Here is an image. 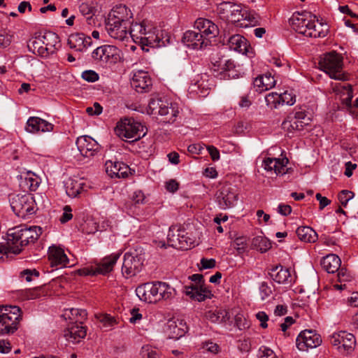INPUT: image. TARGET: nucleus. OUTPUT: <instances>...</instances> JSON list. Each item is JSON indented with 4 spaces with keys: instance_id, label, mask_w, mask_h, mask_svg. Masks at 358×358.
<instances>
[{
    "instance_id": "nucleus-43",
    "label": "nucleus",
    "mask_w": 358,
    "mask_h": 358,
    "mask_svg": "<svg viewBox=\"0 0 358 358\" xmlns=\"http://www.w3.org/2000/svg\"><path fill=\"white\" fill-rule=\"evenodd\" d=\"M341 102L346 108H350L352 105V99L353 97L352 85L346 84L343 86V92H341Z\"/></svg>"
},
{
    "instance_id": "nucleus-50",
    "label": "nucleus",
    "mask_w": 358,
    "mask_h": 358,
    "mask_svg": "<svg viewBox=\"0 0 358 358\" xmlns=\"http://www.w3.org/2000/svg\"><path fill=\"white\" fill-rule=\"evenodd\" d=\"M227 59L224 57L218 58L217 59L215 57L212 58L213 70L214 71H220V73L224 72V67L226 66Z\"/></svg>"
},
{
    "instance_id": "nucleus-1",
    "label": "nucleus",
    "mask_w": 358,
    "mask_h": 358,
    "mask_svg": "<svg viewBox=\"0 0 358 358\" xmlns=\"http://www.w3.org/2000/svg\"><path fill=\"white\" fill-rule=\"evenodd\" d=\"M292 28L298 34L310 38H323L327 35L329 28L310 13H295L289 20Z\"/></svg>"
},
{
    "instance_id": "nucleus-4",
    "label": "nucleus",
    "mask_w": 358,
    "mask_h": 358,
    "mask_svg": "<svg viewBox=\"0 0 358 358\" xmlns=\"http://www.w3.org/2000/svg\"><path fill=\"white\" fill-rule=\"evenodd\" d=\"M174 289L166 282H150L137 287L136 293L142 301L156 303L160 300H167L173 296Z\"/></svg>"
},
{
    "instance_id": "nucleus-40",
    "label": "nucleus",
    "mask_w": 358,
    "mask_h": 358,
    "mask_svg": "<svg viewBox=\"0 0 358 358\" xmlns=\"http://www.w3.org/2000/svg\"><path fill=\"white\" fill-rule=\"evenodd\" d=\"M148 27V24L145 21H143L142 22L138 23H131L129 27V32L131 35L134 41L136 43H139L141 41H142V38L143 37V34L145 30V28Z\"/></svg>"
},
{
    "instance_id": "nucleus-49",
    "label": "nucleus",
    "mask_w": 358,
    "mask_h": 358,
    "mask_svg": "<svg viewBox=\"0 0 358 358\" xmlns=\"http://www.w3.org/2000/svg\"><path fill=\"white\" fill-rule=\"evenodd\" d=\"M280 105H288L292 106L296 101V96L291 92L285 91V92L280 94Z\"/></svg>"
},
{
    "instance_id": "nucleus-41",
    "label": "nucleus",
    "mask_w": 358,
    "mask_h": 358,
    "mask_svg": "<svg viewBox=\"0 0 358 358\" xmlns=\"http://www.w3.org/2000/svg\"><path fill=\"white\" fill-rule=\"evenodd\" d=\"M252 245L262 252H266L271 247V242L266 237L258 236L252 239Z\"/></svg>"
},
{
    "instance_id": "nucleus-30",
    "label": "nucleus",
    "mask_w": 358,
    "mask_h": 358,
    "mask_svg": "<svg viewBox=\"0 0 358 358\" xmlns=\"http://www.w3.org/2000/svg\"><path fill=\"white\" fill-rule=\"evenodd\" d=\"M268 275L275 282L279 284L291 283L292 281L289 270L281 265L272 268L268 272Z\"/></svg>"
},
{
    "instance_id": "nucleus-56",
    "label": "nucleus",
    "mask_w": 358,
    "mask_h": 358,
    "mask_svg": "<svg viewBox=\"0 0 358 358\" xmlns=\"http://www.w3.org/2000/svg\"><path fill=\"white\" fill-rule=\"evenodd\" d=\"M262 299H265L272 294L271 288L265 282H263L259 287Z\"/></svg>"
},
{
    "instance_id": "nucleus-8",
    "label": "nucleus",
    "mask_w": 358,
    "mask_h": 358,
    "mask_svg": "<svg viewBox=\"0 0 358 358\" xmlns=\"http://www.w3.org/2000/svg\"><path fill=\"white\" fill-rule=\"evenodd\" d=\"M319 66L332 79L338 80H348V76L342 71V57L335 52L324 55L319 62Z\"/></svg>"
},
{
    "instance_id": "nucleus-16",
    "label": "nucleus",
    "mask_w": 358,
    "mask_h": 358,
    "mask_svg": "<svg viewBox=\"0 0 358 358\" xmlns=\"http://www.w3.org/2000/svg\"><path fill=\"white\" fill-rule=\"evenodd\" d=\"M131 85L137 92L147 93L152 89V81L148 72L139 70L134 73Z\"/></svg>"
},
{
    "instance_id": "nucleus-64",
    "label": "nucleus",
    "mask_w": 358,
    "mask_h": 358,
    "mask_svg": "<svg viewBox=\"0 0 358 358\" xmlns=\"http://www.w3.org/2000/svg\"><path fill=\"white\" fill-rule=\"evenodd\" d=\"M11 344L8 341L0 340V352L6 354L11 351Z\"/></svg>"
},
{
    "instance_id": "nucleus-31",
    "label": "nucleus",
    "mask_w": 358,
    "mask_h": 358,
    "mask_svg": "<svg viewBox=\"0 0 358 358\" xmlns=\"http://www.w3.org/2000/svg\"><path fill=\"white\" fill-rule=\"evenodd\" d=\"M48 259L52 266H66L69 262L64 250L57 246L49 248Z\"/></svg>"
},
{
    "instance_id": "nucleus-11",
    "label": "nucleus",
    "mask_w": 358,
    "mask_h": 358,
    "mask_svg": "<svg viewBox=\"0 0 358 358\" xmlns=\"http://www.w3.org/2000/svg\"><path fill=\"white\" fill-rule=\"evenodd\" d=\"M92 57L101 64H115L120 60V50L115 45H103L92 52Z\"/></svg>"
},
{
    "instance_id": "nucleus-62",
    "label": "nucleus",
    "mask_w": 358,
    "mask_h": 358,
    "mask_svg": "<svg viewBox=\"0 0 358 358\" xmlns=\"http://www.w3.org/2000/svg\"><path fill=\"white\" fill-rule=\"evenodd\" d=\"M216 262L214 259H206L202 258L201 259V264L202 266V268L207 269V268H213L215 266Z\"/></svg>"
},
{
    "instance_id": "nucleus-38",
    "label": "nucleus",
    "mask_w": 358,
    "mask_h": 358,
    "mask_svg": "<svg viewBox=\"0 0 358 358\" xmlns=\"http://www.w3.org/2000/svg\"><path fill=\"white\" fill-rule=\"evenodd\" d=\"M296 233L299 238L306 243H315L318 238L317 234L310 227H299Z\"/></svg>"
},
{
    "instance_id": "nucleus-39",
    "label": "nucleus",
    "mask_w": 358,
    "mask_h": 358,
    "mask_svg": "<svg viewBox=\"0 0 358 358\" xmlns=\"http://www.w3.org/2000/svg\"><path fill=\"white\" fill-rule=\"evenodd\" d=\"M157 31L156 28H154V32L149 34V36H144L142 38V41L139 42L141 45L142 49L145 51H148V48H145V46L151 48H159L162 45H164V41H161L160 37L156 32Z\"/></svg>"
},
{
    "instance_id": "nucleus-52",
    "label": "nucleus",
    "mask_w": 358,
    "mask_h": 358,
    "mask_svg": "<svg viewBox=\"0 0 358 358\" xmlns=\"http://www.w3.org/2000/svg\"><path fill=\"white\" fill-rule=\"evenodd\" d=\"M39 276V272L36 269H25L20 273V277L24 278L27 282H31Z\"/></svg>"
},
{
    "instance_id": "nucleus-26",
    "label": "nucleus",
    "mask_w": 358,
    "mask_h": 358,
    "mask_svg": "<svg viewBox=\"0 0 358 358\" xmlns=\"http://www.w3.org/2000/svg\"><path fill=\"white\" fill-rule=\"evenodd\" d=\"M89 185L82 178L67 180L65 185L66 192L70 197L74 198L87 191Z\"/></svg>"
},
{
    "instance_id": "nucleus-42",
    "label": "nucleus",
    "mask_w": 358,
    "mask_h": 358,
    "mask_svg": "<svg viewBox=\"0 0 358 358\" xmlns=\"http://www.w3.org/2000/svg\"><path fill=\"white\" fill-rule=\"evenodd\" d=\"M282 127L284 130L287 131L288 132H294L295 131H301L304 127L303 124H301L297 120H295L293 117H288L287 120H285L282 123Z\"/></svg>"
},
{
    "instance_id": "nucleus-14",
    "label": "nucleus",
    "mask_w": 358,
    "mask_h": 358,
    "mask_svg": "<svg viewBox=\"0 0 358 358\" xmlns=\"http://www.w3.org/2000/svg\"><path fill=\"white\" fill-rule=\"evenodd\" d=\"M296 343L300 351H307L309 348H315L320 345L322 338L320 335L315 331L304 330L299 334Z\"/></svg>"
},
{
    "instance_id": "nucleus-17",
    "label": "nucleus",
    "mask_w": 358,
    "mask_h": 358,
    "mask_svg": "<svg viewBox=\"0 0 358 358\" xmlns=\"http://www.w3.org/2000/svg\"><path fill=\"white\" fill-rule=\"evenodd\" d=\"M238 200V194L234 187L223 186L217 195V201L221 209L232 208Z\"/></svg>"
},
{
    "instance_id": "nucleus-5",
    "label": "nucleus",
    "mask_w": 358,
    "mask_h": 358,
    "mask_svg": "<svg viewBox=\"0 0 358 358\" xmlns=\"http://www.w3.org/2000/svg\"><path fill=\"white\" fill-rule=\"evenodd\" d=\"M217 12L222 19L233 23L248 20L250 24L255 25L257 22L254 15L246 10H243L241 5L233 2L222 1L217 4Z\"/></svg>"
},
{
    "instance_id": "nucleus-18",
    "label": "nucleus",
    "mask_w": 358,
    "mask_h": 358,
    "mask_svg": "<svg viewBox=\"0 0 358 358\" xmlns=\"http://www.w3.org/2000/svg\"><path fill=\"white\" fill-rule=\"evenodd\" d=\"M76 145L80 154L85 157L94 156L100 149L99 143L89 136H83L77 138Z\"/></svg>"
},
{
    "instance_id": "nucleus-6",
    "label": "nucleus",
    "mask_w": 358,
    "mask_h": 358,
    "mask_svg": "<svg viewBox=\"0 0 358 358\" xmlns=\"http://www.w3.org/2000/svg\"><path fill=\"white\" fill-rule=\"evenodd\" d=\"M150 115L164 117V122L173 123L178 115L180 110L176 103H173L161 98L151 99L147 109Z\"/></svg>"
},
{
    "instance_id": "nucleus-25",
    "label": "nucleus",
    "mask_w": 358,
    "mask_h": 358,
    "mask_svg": "<svg viewBox=\"0 0 358 358\" xmlns=\"http://www.w3.org/2000/svg\"><path fill=\"white\" fill-rule=\"evenodd\" d=\"M87 334L86 327L82 324L72 323L64 331V337L66 339L73 343H79L80 339L85 338Z\"/></svg>"
},
{
    "instance_id": "nucleus-60",
    "label": "nucleus",
    "mask_w": 358,
    "mask_h": 358,
    "mask_svg": "<svg viewBox=\"0 0 358 358\" xmlns=\"http://www.w3.org/2000/svg\"><path fill=\"white\" fill-rule=\"evenodd\" d=\"M203 348L213 354H216L219 351V346L216 343L209 341L203 343Z\"/></svg>"
},
{
    "instance_id": "nucleus-54",
    "label": "nucleus",
    "mask_w": 358,
    "mask_h": 358,
    "mask_svg": "<svg viewBox=\"0 0 358 358\" xmlns=\"http://www.w3.org/2000/svg\"><path fill=\"white\" fill-rule=\"evenodd\" d=\"M80 13L87 17V20H90L94 15V8L93 7L89 6L87 3H82L80 7Z\"/></svg>"
},
{
    "instance_id": "nucleus-27",
    "label": "nucleus",
    "mask_w": 358,
    "mask_h": 358,
    "mask_svg": "<svg viewBox=\"0 0 358 358\" xmlns=\"http://www.w3.org/2000/svg\"><path fill=\"white\" fill-rule=\"evenodd\" d=\"M288 159L266 158L263 162V166L266 171H274L276 174H285L286 173V165Z\"/></svg>"
},
{
    "instance_id": "nucleus-45",
    "label": "nucleus",
    "mask_w": 358,
    "mask_h": 358,
    "mask_svg": "<svg viewBox=\"0 0 358 358\" xmlns=\"http://www.w3.org/2000/svg\"><path fill=\"white\" fill-rule=\"evenodd\" d=\"M265 101L266 105L271 109L276 108L280 105V95L276 92L269 93L266 96Z\"/></svg>"
},
{
    "instance_id": "nucleus-48",
    "label": "nucleus",
    "mask_w": 358,
    "mask_h": 358,
    "mask_svg": "<svg viewBox=\"0 0 358 358\" xmlns=\"http://www.w3.org/2000/svg\"><path fill=\"white\" fill-rule=\"evenodd\" d=\"M235 324L238 329L243 330L249 328L250 324L243 314L238 313L235 316Z\"/></svg>"
},
{
    "instance_id": "nucleus-19",
    "label": "nucleus",
    "mask_w": 358,
    "mask_h": 358,
    "mask_svg": "<svg viewBox=\"0 0 358 358\" xmlns=\"http://www.w3.org/2000/svg\"><path fill=\"white\" fill-rule=\"evenodd\" d=\"M182 39L188 47L193 49H202L210 43L208 38L203 36L202 34L193 30L187 31L184 34Z\"/></svg>"
},
{
    "instance_id": "nucleus-47",
    "label": "nucleus",
    "mask_w": 358,
    "mask_h": 358,
    "mask_svg": "<svg viewBox=\"0 0 358 358\" xmlns=\"http://www.w3.org/2000/svg\"><path fill=\"white\" fill-rule=\"evenodd\" d=\"M99 322L103 324V327L106 329H111L117 322V320L108 314H103L99 317Z\"/></svg>"
},
{
    "instance_id": "nucleus-10",
    "label": "nucleus",
    "mask_w": 358,
    "mask_h": 358,
    "mask_svg": "<svg viewBox=\"0 0 358 358\" xmlns=\"http://www.w3.org/2000/svg\"><path fill=\"white\" fill-rule=\"evenodd\" d=\"M10 202L13 212L18 217L26 218L36 211L35 200L30 194L13 195Z\"/></svg>"
},
{
    "instance_id": "nucleus-21",
    "label": "nucleus",
    "mask_w": 358,
    "mask_h": 358,
    "mask_svg": "<svg viewBox=\"0 0 358 358\" xmlns=\"http://www.w3.org/2000/svg\"><path fill=\"white\" fill-rule=\"evenodd\" d=\"M92 41L90 36L83 33L71 34L68 38V45L76 51L83 52L91 46Z\"/></svg>"
},
{
    "instance_id": "nucleus-20",
    "label": "nucleus",
    "mask_w": 358,
    "mask_h": 358,
    "mask_svg": "<svg viewBox=\"0 0 358 358\" xmlns=\"http://www.w3.org/2000/svg\"><path fill=\"white\" fill-rule=\"evenodd\" d=\"M194 28L206 38L216 37L219 34L217 26L206 18H199L194 22Z\"/></svg>"
},
{
    "instance_id": "nucleus-37",
    "label": "nucleus",
    "mask_w": 358,
    "mask_h": 358,
    "mask_svg": "<svg viewBox=\"0 0 358 358\" xmlns=\"http://www.w3.org/2000/svg\"><path fill=\"white\" fill-rule=\"evenodd\" d=\"M228 43L231 50L240 53L245 54L248 51L246 39L239 34L231 36L228 40Z\"/></svg>"
},
{
    "instance_id": "nucleus-32",
    "label": "nucleus",
    "mask_w": 358,
    "mask_h": 358,
    "mask_svg": "<svg viewBox=\"0 0 358 358\" xmlns=\"http://www.w3.org/2000/svg\"><path fill=\"white\" fill-rule=\"evenodd\" d=\"M204 317L206 320L213 323H226L230 320L229 312L222 308H216L204 312Z\"/></svg>"
},
{
    "instance_id": "nucleus-57",
    "label": "nucleus",
    "mask_w": 358,
    "mask_h": 358,
    "mask_svg": "<svg viewBox=\"0 0 358 358\" xmlns=\"http://www.w3.org/2000/svg\"><path fill=\"white\" fill-rule=\"evenodd\" d=\"M82 78L88 82H95L99 79V75L94 71H85L82 74Z\"/></svg>"
},
{
    "instance_id": "nucleus-51",
    "label": "nucleus",
    "mask_w": 358,
    "mask_h": 358,
    "mask_svg": "<svg viewBox=\"0 0 358 358\" xmlns=\"http://www.w3.org/2000/svg\"><path fill=\"white\" fill-rule=\"evenodd\" d=\"M354 196V193L349 190H342L338 195L341 204L345 207L348 202Z\"/></svg>"
},
{
    "instance_id": "nucleus-12",
    "label": "nucleus",
    "mask_w": 358,
    "mask_h": 358,
    "mask_svg": "<svg viewBox=\"0 0 358 358\" xmlns=\"http://www.w3.org/2000/svg\"><path fill=\"white\" fill-rule=\"evenodd\" d=\"M167 243L169 246L180 250H188L193 245L191 239L186 236L185 230L178 226L169 228Z\"/></svg>"
},
{
    "instance_id": "nucleus-46",
    "label": "nucleus",
    "mask_w": 358,
    "mask_h": 358,
    "mask_svg": "<svg viewBox=\"0 0 358 358\" xmlns=\"http://www.w3.org/2000/svg\"><path fill=\"white\" fill-rule=\"evenodd\" d=\"M233 247L237 250L238 254L243 253L248 248L247 238L244 236L236 238L234 241Z\"/></svg>"
},
{
    "instance_id": "nucleus-33",
    "label": "nucleus",
    "mask_w": 358,
    "mask_h": 358,
    "mask_svg": "<svg viewBox=\"0 0 358 358\" xmlns=\"http://www.w3.org/2000/svg\"><path fill=\"white\" fill-rule=\"evenodd\" d=\"M120 253H113L105 257L101 261L96 265V269L98 274L106 275L110 273L120 258Z\"/></svg>"
},
{
    "instance_id": "nucleus-24",
    "label": "nucleus",
    "mask_w": 358,
    "mask_h": 358,
    "mask_svg": "<svg viewBox=\"0 0 358 358\" xmlns=\"http://www.w3.org/2000/svg\"><path fill=\"white\" fill-rule=\"evenodd\" d=\"M54 125L38 117H31L27 122L25 129L29 133L46 132L53 130Z\"/></svg>"
},
{
    "instance_id": "nucleus-3",
    "label": "nucleus",
    "mask_w": 358,
    "mask_h": 358,
    "mask_svg": "<svg viewBox=\"0 0 358 358\" xmlns=\"http://www.w3.org/2000/svg\"><path fill=\"white\" fill-rule=\"evenodd\" d=\"M131 17V13H128L127 8L124 6L113 9L106 25L108 34L115 39L123 41L129 32Z\"/></svg>"
},
{
    "instance_id": "nucleus-59",
    "label": "nucleus",
    "mask_w": 358,
    "mask_h": 358,
    "mask_svg": "<svg viewBox=\"0 0 358 358\" xmlns=\"http://www.w3.org/2000/svg\"><path fill=\"white\" fill-rule=\"evenodd\" d=\"M71 208L69 206H65L64 207V213L59 219L62 223H66L72 219L73 215L71 214Z\"/></svg>"
},
{
    "instance_id": "nucleus-36",
    "label": "nucleus",
    "mask_w": 358,
    "mask_h": 358,
    "mask_svg": "<svg viewBox=\"0 0 358 358\" xmlns=\"http://www.w3.org/2000/svg\"><path fill=\"white\" fill-rule=\"evenodd\" d=\"M87 311L84 309L70 308L64 310L62 317L65 320H70L72 323L82 324L83 322L87 318Z\"/></svg>"
},
{
    "instance_id": "nucleus-15",
    "label": "nucleus",
    "mask_w": 358,
    "mask_h": 358,
    "mask_svg": "<svg viewBox=\"0 0 358 358\" xmlns=\"http://www.w3.org/2000/svg\"><path fill=\"white\" fill-rule=\"evenodd\" d=\"M143 261L141 257L129 252L124 254L122 273L125 278H129L136 275L141 271Z\"/></svg>"
},
{
    "instance_id": "nucleus-53",
    "label": "nucleus",
    "mask_w": 358,
    "mask_h": 358,
    "mask_svg": "<svg viewBox=\"0 0 358 358\" xmlns=\"http://www.w3.org/2000/svg\"><path fill=\"white\" fill-rule=\"evenodd\" d=\"M293 117L295 120H297L298 122H299L301 124H303V127L308 125L310 122V117H308L303 111L296 112Z\"/></svg>"
},
{
    "instance_id": "nucleus-61",
    "label": "nucleus",
    "mask_w": 358,
    "mask_h": 358,
    "mask_svg": "<svg viewBox=\"0 0 358 358\" xmlns=\"http://www.w3.org/2000/svg\"><path fill=\"white\" fill-rule=\"evenodd\" d=\"M207 150L208 151L213 161H217L220 159V151L217 148L213 145H208L207 146Z\"/></svg>"
},
{
    "instance_id": "nucleus-28",
    "label": "nucleus",
    "mask_w": 358,
    "mask_h": 358,
    "mask_svg": "<svg viewBox=\"0 0 358 358\" xmlns=\"http://www.w3.org/2000/svg\"><path fill=\"white\" fill-rule=\"evenodd\" d=\"M275 80L271 73L257 76L253 82L255 90L259 93L271 89L275 85Z\"/></svg>"
},
{
    "instance_id": "nucleus-55",
    "label": "nucleus",
    "mask_w": 358,
    "mask_h": 358,
    "mask_svg": "<svg viewBox=\"0 0 358 358\" xmlns=\"http://www.w3.org/2000/svg\"><path fill=\"white\" fill-rule=\"evenodd\" d=\"M13 39V34H0V48H5L8 47Z\"/></svg>"
},
{
    "instance_id": "nucleus-22",
    "label": "nucleus",
    "mask_w": 358,
    "mask_h": 358,
    "mask_svg": "<svg viewBox=\"0 0 358 358\" xmlns=\"http://www.w3.org/2000/svg\"><path fill=\"white\" fill-rule=\"evenodd\" d=\"M185 293L192 299L203 301L206 299H210L213 294L204 285H193L185 287Z\"/></svg>"
},
{
    "instance_id": "nucleus-29",
    "label": "nucleus",
    "mask_w": 358,
    "mask_h": 358,
    "mask_svg": "<svg viewBox=\"0 0 358 358\" xmlns=\"http://www.w3.org/2000/svg\"><path fill=\"white\" fill-rule=\"evenodd\" d=\"M187 327L182 320H171L169 321L166 328V333L169 338L179 339L185 336Z\"/></svg>"
},
{
    "instance_id": "nucleus-63",
    "label": "nucleus",
    "mask_w": 358,
    "mask_h": 358,
    "mask_svg": "<svg viewBox=\"0 0 358 358\" xmlns=\"http://www.w3.org/2000/svg\"><path fill=\"white\" fill-rule=\"evenodd\" d=\"M278 212L284 216L289 215L292 213V207L287 204L280 203L278 207Z\"/></svg>"
},
{
    "instance_id": "nucleus-2",
    "label": "nucleus",
    "mask_w": 358,
    "mask_h": 358,
    "mask_svg": "<svg viewBox=\"0 0 358 358\" xmlns=\"http://www.w3.org/2000/svg\"><path fill=\"white\" fill-rule=\"evenodd\" d=\"M42 234L40 227L19 226L8 230L7 242L8 250L11 253L19 254L23 248L30 243H34Z\"/></svg>"
},
{
    "instance_id": "nucleus-58",
    "label": "nucleus",
    "mask_w": 358,
    "mask_h": 358,
    "mask_svg": "<svg viewBox=\"0 0 358 358\" xmlns=\"http://www.w3.org/2000/svg\"><path fill=\"white\" fill-rule=\"evenodd\" d=\"M257 319L260 322V326L263 329L268 327L267 321L268 320V315L264 311H259L256 314Z\"/></svg>"
},
{
    "instance_id": "nucleus-34",
    "label": "nucleus",
    "mask_w": 358,
    "mask_h": 358,
    "mask_svg": "<svg viewBox=\"0 0 358 358\" xmlns=\"http://www.w3.org/2000/svg\"><path fill=\"white\" fill-rule=\"evenodd\" d=\"M321 265L328 273H334L340 268L341 260L338 255L330 254L322 259Z\"/></svg>"
},
{
    "instance_id": "nucleus-44",
    "label": "nucleus",
    "mask_w": 358,
    "mask_h": 358,
    "mask_svg": "<svg viewBox=\"0 0 358 358\" xmlns=\"http://www.w3.org/2000/svg\"><path fill=\"white\" fill-rule=\"evenodd\" d=\"M42 35L35 37L34 39L29 45V47H31L34 51L36 50L38 55L41 56H47L46 50L44 47V43H43Z\"/></svg>"
},
{
    "instance_id": "nucleus-9",
    "label": "nucleus",
    "mask_w": 358,
    "mask_h": 358,
    "mask_svg": "<svg viewBox=\"0 0 358 358\" xmlns=\"http://www.w3.org/2000/svg\"><path fill=\"white\" fill-rule=\"evenodd\" d=\"M22 319L21 310L17 306L0 307V334H13L17 329Z\"/></svg>"
},
{
    "instance_id": "nucleus-7",
    "label": "nucleus",
    "mask_w": 358,
    "mask_h": 358,
    "mask_svg": "<svg viewBox=\"0 0 358 358\" xmlns=\"http://www.w3.org/2000/svg\"><path fill=\"white\" fill-rule=\"evenodd\" d=\"M115 131L122 139H131V141L133 142L143 137L146 134L147 129L133 118H124L117 123Z\"/></svg>"
},
{
    "instance_id": "nucleus-23",
    "label": "nucleus",
    "mask_w": 358,
    "mask_h": 358,
    "mask_svg": "<svg viewBox=\"0 0 358 358\" xmlns=\"http://www.w3.org/2000/svg\"><path fill=\"white\" fill-rule=\"evenodd\" d=\"M106 171L110 177L127 178L131 173L129 166L122 162H112L110 161L106 163Z\"/></svg>"
},
{
    "instance_id": "nucleus-35",
    "label": "nucleus",
    "mask_w": 358,
    "mask_h": 358,
    "mask_svg": "<svg viewBox=\"0 0 358 358\" xmlns=\"http://www.w3.org/2000/svg\"><path fill=\"white\" fill-rule=\"evenodd\" d=\"M42 37L47 55L53 54L57 49V45L60 42L58 35L52 31H47L42 35Z\"/></svg>"
},
{
    "instance_id": "nucleus-13",
    "label": "nucleus",
    "mask_w": 358,
    "mask_h": 358,
    "mask_svg": "<svg viewBox=\"0 0 358 358\" xmlns=\"http://www.w3.org/2000/svg\"><path fill=\"white\" fill-rule=\"evenodd\" d=\"M331 344L342 353H349L355 345V336L345 331L333 334L329 337Z\"/></svg>"
}]
</instances>
